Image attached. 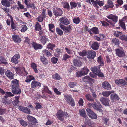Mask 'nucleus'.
<instances>
[{
  "label": "nucleus",
  "instance_id": "obj_1",
  "mask_svg": "<svg viewBox=\"0 0 127 127\" xmlns=\"http://www.w3.org/2000/svg\"><path fill=\"white\" fill-rule=\"evenodd\" d=\"M11 92L15 95L20 94L21 93V90L19 87V81L13 80L12 81Z\"/></svg>",
  "mask_w": 127,
  "mask_h": 127
},
{
  "label": "nucleus",
  "instance_id": "obj_2",
  "mask_svg": "<svg viewBox=\"0 0 127 127\" xmlns=\"http://www.w3.org/2000/svg\"><path fill=\"white\" fill-rule=\"evenodd\" d=\"M14 95L10 92H6V94L2 98V102L6 105H9L11 104V101L10 99L8 97L10 96H13Z\"/></svg>",
  "mask_w": 127,
  "mask_h": 127
},
{
  "label": "nucleus",
  "instance_id": "obj_3",
  "mask_svg": "<svg viewBox=\"0 0 127 127\" xmlns=\"http://www.w3.org/2000/svg\"><path fill=\"white\" fill-rule=\"evenodd\" d=\"M115 51L116 55L119 57H123L125 55L124 50L123 49L117 48L115 49Z\"/></svg>",
  "mask_w": 127,
  "mask_h": 127
},
{
  "label": "nucleus",
  "instance_id": "obj_4",
  "mask_svg": "<svg viewBox=\"0 0 127 127\" xmlns=\"http://www.w3.org/2000/svg\"><path fill=\"white\" fill-rule=\"evenodd\" d=\"M96 52L93 50L87 51V57L89 59L92 60L94 59L96 55Z\"/></svg>",
  "mask_w": 127,
  "mask_h": 127
},
{
  "label": "nucleus",
  "instance_id": "obj_5",
  "mask_svg": "<svg viewBox=\"0 0 127 127\" xmlns=\"http://www.w3.org/2000/svg\"><path fill=\"white\" fill-rule=\"evenodd\" d=\"M53 12L54 15L55 17L60 16L63 14L62 10L61 8L58 7L53 8Z\"/></svg>",
  "mask_w": 127,
  "mask_h": 127
},
{
  "label": "nucleus",
  "instance_id": "obj_6",
  "mask_svg": "<svg viewBox=\"0 0 127 127\" xmlns=\"http://www.w3.org/2000/svg\"><path fill=\"white\" fill-rule=\"evenodd\" d=\"M91 104L92 106L95 109L103 114V111L102 109H101V108L102 107V106L99 103L97 105L96 102H94Z\"/></svg>",
  "mask_w": 127,
  "mask_h": 127
},
{
  "label": "nucleus",
  "instance_id": "obj_7",
  "mask_svg": "<svg viewBox=\"0 0 127 127\" xmlns=\"http://www.w3.org/2000/svg\"><path fill=\"white\" fill-rule=\"evenodd\" d=\"M91 2H92L93 5L95 7H98L97 4L100 6H102L103 5L104 2L103 1H100L99 0H91Z\"/></svg>",
  "mask_w": 127,
  "mask_h": 127
},
{
  "label": "nucleus",
  "instance_id": "obj_8",
  "mask_svg": "<svg viewBox=\"0 0 127 127\" xmlns=\"http://www.w3.org/2000/svg\"><path fill=\"white\" fill-rule=\"evenodd\" d=\"M20 58V55L19 54H16L11 59L12 63L15 64H17L19 62L18 59Z\"/></svg>",
  "mask_w": 127,
  "mask_h": 127
},
{
  "label": "nucleus",
  "instance_id": "obj_9",
  "mask_svg": "<svg viewBox=\"0 0 127 127\" xmlns=\"http://www.w3.org/2000/svg\"><path fill=\"white\" fill-rule=\"evenodd\" d=\"M86 110L88 112L87 114L89 116L90 118L94 119H96L97 116L93 112L92 110L89 109H87Z\"/></svg>",
  "mask_w": 127,
  "mask_h": 127
},
{
  "label": "nucleus",
  "instance_id": "obj_10",
  "mask_svg": "<svg viewBox=\"0 0 127 127\" xmlns=\"http://www.w3.org/2000/svg\"><path fill=\"white\" fill-rule=\"evenodd\" d=\"M59 20L61 24L65 25H68L69 23V20L66 17L60 18Z\"/></svg>",
  "mask_w": 127,
  "mask_h": 127
},
{
  "label": "nucleus",
  "instance_id": "obj_11",
  "mask_svg": "<svg viewBox=\"0 0 127 127\" xmlns=\"http://www.w3.org/2000/svg\"><path fill=\"white\" fill-rule=\"evenodd\" d=\"M107 17L109 19H110L114 23H113V25L114 24L118 21V17L117 16L113 14H110L107 16Z\"/></svg>",
  "mask_w": 127,
  "mask_h": 127
},
{
  "label": "nucleus",
  "instance_id": "obj_12",
  "mask_svg": "<svg viewBox=\"0 0 127 127\" xmlns=\"http://www.w3.org/2000/svg\"><path fill=\"white\" fill-rule=\"evenodd\" d=\"M64 112L61 110H59L56 114L58 119L61 121H62L64 120L63 117L64 116Z\"/></svg>",
  "mask_w": 127,
  "mask_h": 127
},
{
  "label": "nucleus",
  "instance_id": "obj_13",
  "mask_svg": "<svg viewBox=\"0 0 127 127\" xmlns=\"http://www.w3.org/2000/svg\"><path fill=\"white\" fill-rule=\"evenodd\" d=\"M100 66L99 65L97 66L92 67H91L90 69L93 72L97 74L101 72V70L100 69Z\"/></svg>",
  "mask_w": 127,
  "mask_h": 127
},
{
  "label": "nucleus",
  "instance_id": "obj_14",
  "mask_svg": "<svg viewBox=\"0 0 127 127\" xmlns=\"http://www.w3.org/2000/svg\"><path fill=\"white\" fill-rule=\"evenodd\" d=\"M32 47L35 50L38 49H41L42 48V45L40 44H37L36 43L33 42L32 43Z\"/></svg>",
  "mask_w": 127,
  "mask_h": 127
},
{
  "label": "nucleus",
  "instance_id": "obj_15",
  "mask_svg": "<svg viewBox=\"0 0 127 127\" xmlns=\"http://www.w3.org/2000/svg\"><path fill=\"white\" fill-rule=\"evenodd\" d=\"M73 63L74 65L76 66L80 67L82 64V62L79 59H74L73 60Z\"/></svg>",
  "mask_w": 127,
  "mask_h": 127
},
{
  "label": "nucleus",
  "instance_id": "obj_16",
  "mask_svg": "<svg viewBox=\"0 0 127 127\" xmlns=\"http://www.w3.org/2000/svg\"><path fill=\"white\" fill-rule=\"evenodd\" d=\"M100 101L105 106L109 105V102L110 101L109 99L102 97L100 99Z\"/></svg>",
  "mask_w": 127,
  "mask_h": 127
},
{
  "label": "nucleus",
  "instance_id": "obj_17",
  "mask_svg": "<svg viewBox=\"0 0 127 127\" xmlns=\"http://www.w3.org/2000/svg\"><path fill=\"white\" fill-rule=\"evenodd\" d=\"M40 60L44 65H46L48 64V61L44 57V55L41 56L39 58Z\"/></svg>",
  "mask_w": 127,
  "mask_h": 127
},
{
  "label": "nucleus",
  "instance_id": "obj_18",
  "mask_svg": "<svg viewBox=\"0 0 127 127\" xmlns=\"http://www.w3.org/2000/svg\"><path fill=\"white\" fill-rule=\"evenodd\" d=\"M102 85V87L105 89L110 90L111 89V85L107 82H104L103 83Z\"/></svg>",
  "mask_w": 127,
  "mask_h": 127
},
{
  "label": "nucleus",
  "instance_id": "obj_19",
  "mask_svg": "<svg viewBox=\"0 0 127 127\" xmlns=\"http://www.w3.org/2000/svg\"><path fill=\"white\" fill-rule=\"evenodd\" d=\"M115 83L117 85L121 86H124L126 84L125 80H116Z\"/></svg>",
  "mask_w": 127,
  "mask_h": 127
},
{
  "label": "nucleus",
  "instance_id": "obj_20",
  "mask_svg": "<svg viewBox=\"0 0 127 127\" xmlns=\"http://www.w3.org/2000/svg\"><path fill=\"white\" fill-rule=\"evenodd\" d=\"M12 39L15 43H19L21 41V39L18 35L14 34L12 35Z\"/></svg>",
  "mask_w": 127,
  "mask_h": 127
},
{
  "label": "nucleus",
  "instance_id": "obj_21",
  "mask_svg": "<svg viewBox=\"0 0 127 127\" xmlns=\"http://www.w3.org/2000/svg\"><path fill=\"white\" fill-rule=\"evenodd\" d=\"M5 74L9 79H13L14 74L9 70H7L6 71Z\"/></svg>",
  "mask_w": 127,
  "mask_h": 127
},
{
  "label": "nucleus",
  "instance_id": "obj_22",
  "mask_svg": "<svg viewBox=\"0 0 127 127\" xmlns=\"http://www.w3.org/2000/svg\"><path fill=\"white\" fill-rule=\"evenodd\" d=\"M91 47L94 50H97L99 48V45L97 42H94L92 43Z\"/></svg>",
  "mask_w": 127,
  "mask_h": 127
},
{
  "label": "nucleus",
  "instance_id": "obj_23",
  "mask_svg": "<svg viewBox=\"0 0 127 127\" xmlns=\"http://www.w3.org/2000/svg\"><path fill=\"white\" fill-rule=\"evenodd\" d=\"M1 3L5 6L9 7L11 6L10 1L8 0H2L1 1Z\"/></svg>",
  "mask_w": 127,
  "mask_h": 127
},
{
  "label": "nucleus",
  "instance_id": "obj_24",
  "mask_svg": "<svg viewBox=\"0 0 127 127\" xmlns=\"http://www.w3.org/2000/svg\"><path fill=\"white\" fill-rule=\"evenodd\" d=\"M111 42L114 45L119 46L120 44V40L116 38H114L112 39Z\"/></svg>",
  "mask_w": 127,
  "mask_h": 127
},
{
  "label": "nucleus",
  "instance_id": "obj_25",
  "mask_svg": "<svg viewBox=\"0 0 127 127\" xmlns=\"http://www.w3.org/2000/svg\"><path fill=\"white\" fill-rule=\"evenodd\" d=\"M97 62L100 64L99 65L102 66H104V62L101 56H99L98 57Z\"/></svg>",
  "mask_w": 127,
  "mask_h": 127
},
{
  "label": "nucleus",
  "instance_id": "obj_26",
  "mask_svg": "<svg viewBox=\"0 0 127 127\" xmlns=\"http://www.w3.org/2000/svg\"><path fill=\"white\" fill-rule=\"evenodd\" d=\"M90 31L92 33V35L94 33L98 34L99 33V32L98 28L96 27H93L90 29Z\"/></svg>",
  "mask_w": 127,
  "mask_h": 127
},
{
  "label": "nucleus",
  "instance_id": "obj_27",
  "mask_svg": "<svg viewBox=\"0 0 127 127\" xmlns=\"http://www.w3.org/2000/svg\"><path fill=\"white\" fill-rule=\"evenodd\" d=\"M40 85L39 82L35 81H33L31 83V87L34 88L37 86H40Z\"/></svg>",
  "mask_w": 127,
  "mask_h": 127
},
{
  "label": "nucleus",
  "instance_id": "obj_28",
  "mask_svg": "<svg viewBox=\"0 0 127 127\" xmlns=\"http://www.w3.org/2000/svg\"><path fill=\"white\" fill-rule=\"evenodd\" d=\"M0 64H3L5 65H6L8 64L6 59L3 56L0 57Z\"/></svg>",
  "mask_w": 127,
  "mask_h": 127
},
{
  "label": "nucleus",
  "instance_id": "obj_29",
  "mask_svg": "<svg viewBox=\"0 0 127 127\" xmlns=\"http://www.w3.org/2000/svg\"><path fill=\"white\" fill-rule=\"evenodd\" d=\"M113 92L109 91H103L102 93V94L104 96L106 97H108L109 95Z\"/></svg>",
  "mask_w": 127,
  "mask_h": 127
},
{
  "label": "nucleus",
  "instance_id": "obj_30",
  "mask_svg": "<svg viewBox=\"0 0 127 127\" xmlns=\"http://www.w3.org/2000/svg\"><path fill=\"white\" fill-rule=\"evenodd\" d=\"M20 97V96L15 97V100L12 102V104L14 106H16L18 105L19 102V99Z\"/></svg>",
  "mask_w": 127,
  "mask_h": 127
},
{
  "label": "nucleus",
  "instance_id": "obj_31",
  "mask_svg": "<svg viewBox=\"0 0 127 127\" xmlns=\"http://www.w3.org/2000/svg\"><path fill=\"white\" fill-rule=\"evenodd\" d=\"M40 40L42 44H45L47 42V38L44 36H40Z\"/></svg>",
  "mask_w": 127,
  "mask_h": 127
},
{
  "label": "nucleus",
  "instance_id": "obj_32",
  "mask_svg": "<svg viewBox=\"0 0 127 127\" xmlns=\"http://www.w3.org/2000/svg\"><path fill=\"white\" fill-rule=\"evenodd\" d=\"M119 22V26L124 31H126V28L125 22L120 20Z\"/></svg>",
  "mask_w": 127,
  "mask_h": 127
},
{
  "label": "nucleus",
  "instance_id": "obj_33",
  "mask_svg": "<svg viewBox=\"0 0 127 127\" xmlns=\"http://www.w3.org/2000/svg\"><path fill=\"white\" fill-rule=\"evenodd\" d=\"M49 30L52 33L54 32L55 28L54 25L53 24H49L48 25Z\"/></svg>",
  "mask_w": 127,
  "mask_h": 127
},
{
  "label": "nucleus",
  "instance_id": "obj_34",
  "mask_svg": "<svg viewBox=\"0 0 127 127\" xmlns=\"http://www.w3.org/2000/svg\"><path fill=\"white\" fill-rule=\"evenodd\" d=\"M42 53H43V55L44 56V55H45L48 57L52 55V54L49 51L46 49H44Z\"/></svg>",
  "mask_w": 127,
  "mask_h": 127
},
{
  "label": "nucleus",
  "instance_id": "obj_35",
  "mask_svg": "<svg viewBox=\"0 0 127 127\" xmlns=\"http://www.w3.org/2000/svg\"><path fill=\"white\" fill-rule=\"evenodd\" d=\"M35 30L36 31L42 30L41 26L38 22H36V24L35 25Z\"/></svg>",
  "mask_w": 127,
  "mask_h": 127
},
{
  "label": "nucleus",
  "instance_id": "obj_36",
  "mask_svg": "<svg viewBox=\"0 0 127 127\" xmlns=\"http://www.w3.org/2000/svg\"><path fill=\"white\" fill-rule=\"evenodd\" d=\"M81 69V71L83 75L87 74L88 72L89 71V70L87 67H84L82 68Z\"/></svg>",
  "mask_w": 127,
  "mask_h": 127
},
{
  "label": "nucleus",
  "instance_id": "obj_37",
  "mask_svg": "<svg viewBox=\"0 0 127 127\" xmlns=\"http://www.w3.org/2000/svg\"><path fill=\"white\" fill-rule=\"evenodd\" d=\"M87 51L85 50H83L82 52H78L79 55L82 57H84L86 55L87 56Z\"/></svg>",
  "mask_w": 127,
  "mask_h": 127
},
{
  "label": "nucleus",
  "instance_id": "obj_38",
  "mask_svg": "<svg viewBox=\"0 0 127 127\" xmlns=\"http://www.w3.org/2000/svg\"><path fill=\"white\" fill-rule=\"evenodd\" d=\"M55 46V45L53 43H49L47 45V48L53 51V48Z\"/></svg>",
  "mask_w": 127,
  "mask_h": 127
},
{
  "label": "nucleus",
  "instance_id": "obj_39",
  "mask_svg": "<svg viewBox=\"0 0 127 127\" xmlns=\"http://www.w3.org/2000/svg\"><path fill=\"white\" fill-rule=\"evenodd\" d=\"M63 5V7L64 8H66L67 9L70 8V6L68 3L67 2L65 1L62 2Z\"/></svg>",
  "mask_w": 127,
  "mask_h": 127
},
{
  "label": "nucleus",
  "instance_id": "obj_40",
  "mask_svg": "<svg viewBox=\"0 0 127 127\" xmlns=\"http://www.w3.org/2000/svg\"><path fill=\"white\" fill-rule=\"evenodd\" d=\"M37 121L28 122L29 126L30 127H36V123H37Z\"/></svg>",
  "mask_w": 127,
  "mask_h": 127
},
{
  "label": "nucleus",
  "instance_id": "obj_41",
  "mask_svg": "<svg viewBox=\"0 0 127 127\" xmlns=\"http://www.w3.org/2000/svg\"><path fill=\"white\" fill-rule=\"evenodd\" d=\"M27 119L29 121L28 122H30L34 121H37L36 119L35 118L30 115H29L28 116Z\"/></svg>",
  "mask_w": 127,
  "mask_h": 127
},
{
  "label": "nucleus",
  "instance_id": "obj_42",
  "mask_svg": "<svg viewBox=\"0 0 127 127\" xmlns=\"http://www.w3.org/2000/svg\"><path fill=\"white\" fill-rule=\"evenodd\" d=\"M73 22L76 24H78L80 22V19L78 17H74L73 20Z\"/></svg>",
  "mask_w": 127,
  "mask_h": 127
},
{
  "label": "nucleus",
  "instance_id": "obj_43",
  "mask_svg": "<svg viewBox=\"0 0 127 127\" xmlns=\"http://www.w3.org/2000/svg\"><path fill=\"white\" fill-rule=\"evenodd\" d=\"M116 2L117 3V4H116L117 7H119L120 6L122 5L124 3L123 1L122 0H117Z\"/></svg>",
  "mask_w": 127,
  "mask_h": 127
},
{
  "label": "nucleus",
  "instance_id": "obj_44",
  "mask_svg": "<svg viewBox=\"0 0 127 127\" xmlns=\"http://www.w3.org/2000/svg\"><path fill=\"white\" fill-rule=\"evenodd\" d=\"M111 98L113 100H117L119 99V97L117 95L114 94H112L111 95Z\"/></svg>",
  "mask_w": 127,
  "mask_h": 127
},
{
  "label": "nucleus",
  "instance_id": "obj_45",
  "mask_svg": "<svg viewBox=\"0 0 127 127\" xmlns=\"http://www.w3.org/2000/svg\"><path fill=\"white\" fill-rule=\"evenodd\" d=\"M52 77L53 79H61V77L57 73H56L52 75Z\"/></svg>",
  "mask_w": 127,
  "mask_h": 127
},
{
  "label": "nucleus",
  "instance_id": "obj_46",
  "mask_svg": "<svg viewBox=\"0 0 127 127\" xmlns=\"http://www.w3.org/2000/svg\"><path fill=\"white\" fill-rule=\"evenodd\" d=\"M71 57L67 54H65L63 56V61H66L68 59L70 58Z\"/></svg>",
  "mask_w": 127,
  "mask_h": 127
},
{
  "label": "nucleus",
  "instance_id": "obj_47",
  "mask_svg": "<svg viewBox=\"0 0 127 127\" xmlns=\"http://www.w3.org/2000/svg\"><path fill=\"white\" fill-rule=\"evenodd\" d=\"M58 59L55 57H53L51 59V62L53 64H56L57 63L58 61Z\"/></svg>",
  "mask_w": 127,
  "mask_h": 127
},
{
  "label": "nucleus",
  "instance_id": "obj_48",
  "mask_svg": "<svg viewBox=\"0 0 127 127\" xmlns=\"http://www.w3.org/2000/svg\"><path fill=\"white\" fill-rule=\"evenodd\" d=\"M21 29L20 31L22 32H24L26 31L28 29V27L25 25H22L21 26Z\"/></svg>",
  "mask_w": 127,
  "mask_h": 127
},
{
  "label": "nucleus",
  "instance_id": "obj_49",
  "mask_svg": "<svg viewBox=\"0 0 127 127\" xmlns=\"http://www.w3.org/2000/svg\"><path fill=\"white\" fill-rule=\"evenodd\" d=\"M80 115L83 117L85 118L86 117V115L85 113V110L82 109L79 111Z\"/></svg>",
  "mask_w": 127,
  "mask_h": 127
},
{
  "label": "nucleus",
  "instance_id": "obj_50",
  "mask_svg": "<svg viewBox=\"0 0 127 127\" xmlns=\"http://www.w3.org/2000/svg\"><path fill=\"white\" fill-rule=\"evenodd\" d=\"M71 8L73 9V8L76 7L77 5V3L74 2H70Z\"/></svg>",
  "mask_w": 127,
  "mask_h": 127
},
{
  "label": "nucleus",
  "instance_id": "obj_51",
  "mask_svg": "<svg viewBox=\"0 0 127 127\" xmlns=\"http://www.w3.org/2000/svg\"><path fill=\"white\" fill-rule=\"evenodd\" d=\"M56 31L57 33L59 35L61 36L63 35V31L60 29L59 28H57L56 29Z\"/></svg>",
  "mask_w": 127,
  "mask_h": 127
},
{
  "label": "nucleus",
  "instance_id": "obj_52",
  "mask_svg": "<svg viewBox=\"0 0 127 127\" xmlns=\"http://www.w3.org/2000/svg\"><path fill=\"white\" fill-rule=\"evenodd\" d=\"M86 97L88 100L90 101H93L94 100V98L92 97L90 95L87 94L86 95Z\"/></svg>",
  "mask_w": 127,
  "mask_h": 127
},
{
  "label": "nucleus",
  "instance_id": "obj_53",
  "mask_svg": "<svg viewBox=\"0 0 127 127\" xmlns=\"http://www.w3.org/2000/svg\"><path fill=\"white\" fill-rule=\"evenodd\" d=\"M64 30L66 31L67 32H70L71 30V26L69 25L67 27L64 26Z\"/></svg>",
  "mask_w": 127,
  "mask_h": 127
},
{
  "label": "nucleus",
  "instance_id": "obj_54",
  "mask_svg": "<svg viewBox=\"0 0 127 127\" xmlns=\"http://www.w3.org/2000/svg\"><path fill=\"white\" fill-rule=\"evenodd\" d=\"M26 6L28 8H31L32 9H35L36 8L35 5L33 3H32L31 4L28 3L26 5Z\"/></svg>",
  "mask_w": 127,
  "mask_h": 127
},
{
  "label": "nucleus",
  "instance_id": "obj_55",
  "mask_svg": "<svg viewBox=\"0 0 127 127\" xmlns=\"http://www.w3.org/2000/svg\"><path fill=\"white\" fill-rule=\"evenodd\" d=\"M122 33L121 32L118 31H115L114 32V35L117 37H119L120 35H122Z\"/></svg>",
  "mask_w": 127,
  "mask_h": 127
},
{
  "label": "nucleus",
  "instance_id": "obj_56",
  "mask_svg": "<svg viewBox=\"0 0 127 127\" xmlns=\"http://www.w3.org/2000/svg\"><path fill=\"white\" fill-rule=\"evenodd\" d=\"M20 123L23 126L26 127L27 126L28 124L27 123L24 121L22 120H19Z\"/></svg>",
  "mask_w": 127,
  "mask_h": 127
},
{
  "label": "nucleus",
  "instance_id": "obj_57",
  "mask_svg": "<svg viewBox=\"0 0 127 127\" xmlns=\"http://www.w3.org/2000/svg\"><path fill=\"white\" fill-rule=\"evenodd\" d=\"M65 97L66 100L69 103L70 101L73 99L69 95H66Z\"/></svg>",
  "mask_w": 127,
  "mask_h": 127
},
{
  "label": "nucleus",
  "instance_id": "obj_58",
  "mask_svg": "<svg viewBox=\"0 0 127 127\" xmlns=\"http://www.w3.org/2000/svg\"><path fill=\"white\" fill-rule=\"evenodd\" d=\"M45 18V17L41 15H40L37 18V20L39 22H42L43 21V19Z\"/></svg>",
  "mask_w": 127,
  "mask_h": 127
},
{
  "label": "nucleus",
  "instance_id": "obj_59",
  "mask_svg": "<svg viewBox=\"0 0 127 127\" xmlns=\"http://www.w3.org/2000/svg\"><path fill=\"white\" fill-rule=\"evenodd\" d=\"M17 4L18 5L19 7H17V9H19V8L21 9H22L24 8V5H22L21 3V2L19 1H18Z\"/></svg>",
  "mask_w": 127,
  "mask_h": 127
},
{
  "label": "nucleus",
  "instance_id": "obj_60",
  "mask_svg": "<svg viewBox=\"0 0 127 127\" xmlns=\"http://www.w3.org/2000/svg\"><path fill=\"white\" fill-rule=\"evenodd\" d=\"M84 123L86 125H88L89 126H91L92 125L91 121L89 119H86L85 120Z\"/></svg>",
  "mask_w": 127,
  "mask_h": 127
},
{
  "label": "nucleus",
  "instance_id": "obj_61",
  "mask_svg": "<svg viewBox=\"0 0 127 127\" xmlns=\"http://www.w3.org/2000/svg\"><path fill=\"white\" fill-rule=\"evenodd\" d=\"M107 4L109 6H111L112 8H113L114 6L113 3V1L110 0H108L107 1Z\"/></svg>",
  "mask_w": 127,
  "mask_h": 127
},
{
  "label": "nucleus",
  "instance_id": "obj_62",
  "mask_svg": "<svg viewBox=\"0 0 127 127\" xmlns=\"http://www.w3.org/2000/svg\"><path fill=\"white\" fill-rule=\"evenodd\" d=\"M119 38L122 40H125L127 41V36L125 35H122L119 37Z\"/></svg>",
  "mask_w": 127,
  "mask_h": 127
},
{
  "label": "nucleus",
  "instance_id": "obj_63",
  "mask_svg": "<svg viewBox=\"0 0 127 127\" xmlns=\"http://www.w3.org/2000/svg\"><path fill=\"white\" fill-rule=\"evenodd\" d=\"M23 112L26 113L28 114H30L31 111L30 110V109H29L28 108L26 107H25V108Z\"/></svg>",
  "mask_w": 127,
  "mask_h": 127
},
{
  "label": "nucleus",
  "instance_id": "obj_64",
  "mask_svg": "<svg viewBox=\"0 0 127 127\" xmlns=\"http://www.w3.org/2000/svg\"><path fill=\"white\" fill-rule=\"evenodd\" d=\"M90 76L92 78H94L96 77L97 76V74L94 72H90Z\"/></svg>",
  "mask_w": 127,
  "mask_h": 127
}]
</instances>
